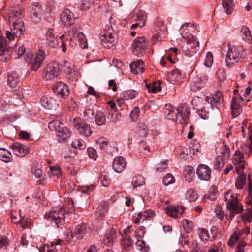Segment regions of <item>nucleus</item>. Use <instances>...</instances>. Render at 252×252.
I'll return each mask as SVG.
<instances>
[{
	"label": "nucleus",
	"instance_id": "4468645a",
	"mask_svg": "<svg viewBox=\"0 0 252 252\" xmlns=\"http://www.w3.org/2000/svg\"><path fill=\"white\" fill-rule=\"evenodd\" d=\"M52 90L57 96L64 99L69 96L70 93L69 87L62 82H57L53 85Z\"/></svg>",
	"mask_w": 252,
	"mask_h": 252
},
{
	"label": "nucleus",
	"instance_id": "5701e85b",
	"mask_svg": "<svg viewBox=\"0 0 252 252\" xmlns=\"http://www.w3.org/2000/svg\"><path fill=\"white\" fill-rule=\"evenodd\" d=\"M42 105L49 110H55L58 107V104L55 99L47 96H44L41 99Z\"/></svg>",
	"mask_w": 252,
	"mask_h": 252
},
{
	"label": "nucleus",
	"instance_id": "4d7b16f0",
	"mask_svg": "<svg viewBox=\"0 0 252 252\" xmlns=\"http://www.w3.org/2000/svg\"><path fill=\"white\" fill-rule=\"evenodd\" d=\"M213 62V55L210 52H208L206 54L204 64L205 66L210 67L212 64Z\"/></svg>",
	"mask_w": 252,
	"mask_h": 252
},
{
	"label": "nucleus",
	"instance_id": "2f4dec72",
	"mask_svg": "<svg viewBox=\"0 0 252 252\" xmlns=\"http://www.w3.org/2000/svg\"><path fill=\"white\" fill-rule=\"evenodd\" d=\"M138 92L134 90H126L122 93V97L126 100L133 99L138 95Z\"/></svg>",
	"mask_w": 252,
	"mask_h": 252
},
{
	"label": "nucleus",
	"instance_id": "3c124183",
	"mask_svg": "<svg viewBox=\"0 0 252 252\" xmlns=\"http://www.w3.org/2000/svg\"><path fill=\"white\" fill-rule=\"evenodd\" d=\"M72 147L75 149H84L86 148V144L81 139H74L71 143Z\"/></svg>",
	"mask_w": 252,
	"mask_h": 252
},
{
	"label": "nucleus",
	"instance_id": "e433bc0d",
	"mask_svg": "<svg viewBox=\"0 0 252 252\" xmlns=\"http://www.w3.org/2000/svg\"><path fill=\"white\" fill-rule=\"evenodd\" d=\"M182 225L184 229L188 233L191 232L194 228L193 221L187 219H184L182 220Z\"/></svg>",
	"mask_w": 252,
	"mask_h": 252
},
{
	"label": "nucleus",
	"instance_id": "a211bd4d",
	"mask_svg": "<svg viewBox=\"0 0 252 252\" xmlns=\"http://www.w3.org/2000/svg\"><path fill=\"white\" fill-rule=\"evenodd\" d=\"M45 38L49 45L52 47H55L59 44L58 35L54 30L51 28L46 31Z\"/></svg>",
	"mask_w": 252,
	"mask_h": 252
},
{
	"label": "nucleus",
	"instance_id": "39448f33",
	"mask_svg": "<svg viewBox=\"0 0 252 252\" xmlns=\"http://www.w3.org/2000/svg\"><path fill=\"white\" fill-rule=\"evenodd\" d=\"M243 50L236 46L229 47L226 54V64L230 65L241 62L243 57Z\"/></svg>",
	"mask_w": 252,
	"mask_h": 252
},
{
	"label": "nucleus",
	"instance_id": "774afa93",
	"mask_svg": "<svg viewBox=\"0 0 252 252\" xmlns=\"http://www.w3.org/2000/svg\"><path fill=\"white\" fill-rule=\"evenodd\" d=\"M139 150L141 152L146 153L150 152V147L145 142L141 141L139 144Z\"/></svg>",
	"mask_w": 252,
	"mask_h": 252
},
{
	"label": "nucleus",
	"instance_id": "680f3d73",
	"mask_svg": "<svg viewBox=\"0 0 252 252\" xmlns=\"http://www.w3.org/2000/svg\"><path fill=\"white\" fill-rule=\"evenodd\" d=\"M243 154L240 151H236L233 157V163H237L241 161H244L243 160Z\"/></svg>",
	"mask_w": 252,
	"mask_h": 252
},
{
	"label": "nucleus",
	"instance_id": "ea45409f",
	"mask_svg": "<svg viewBox=\"0 0 252 252\" xmlns=\"http://www.w3.org/2000/svg\"><path fill=\"white\" fill-rule=\"evenodd\" d=\"M184 174L185 180L190 182L195 175L194 169L191 166H188L185 170Z\"/></svg>",
	"mask_w": 252,
	"mask_h": 252
},
{
	"label": "nucleus",
	"instance_id": "f03ea898",
	"mask_svg": "<svg viewBox=\"0 0 252 252\" xmlns=\"http://www.w3.org/2000/svg\"><path fill=\"white\" fill-rule=\"evenodd\" d=\"M65 209L69 212L72 213L74 211L73 200L68 198L65 202ZM65 209L63 207H55L44 215L45 218L51 224L54 223L58 228H63L65 226Z\"/></svg>",
	"mask_w": 252,
	"mask_h": 252
},
{
	"label": "nucleus",
	"instance_id": "0eeeda50",
	"mask_svg": "<svg viewBox=\"0 0 252 252\" xmlns=\"http://www.w3.org/2000/svg\"><path fill=\"white\" fill-rule=\"evenodd\" d=\"M60 71L59 63L56 62H52L43 70L42 76L46 81L51 80L58 76Z\"/></svg>",
	"mask_w": 252,
	"mask_h": 252
},
{
	"label": "nucleus",
	"instance_id": "473e14b6",
	"mask_svg": "<svg viewBox=\"0 0 252 252\" xmlns=\"http://www.w3.org/2000/svg\"><path fill=\"white\" fill-rule=\"evenodd\" d=\"M107 210L108 205L107 204L99 205L94 214L95 218L97 220L102 219L105 216Z\"/></svg>",
	"mask_w": 252,
	"mask_h": 252
},
{
	"label": "nucleus",
	"instance_id": "79ce46f5",
	"mask_svg": "<svg viewBox=\"0 0 252 252\" xmlns=\"http://www.w3.org/2000/svg\"><path fill=\"white\" fill-rule=\"evenodd\" d=\"M198 197L196 191L192 189H189L186 194V199L190 202L195 201L197 199Z\"/></svg>",
	"mask_w": 252,
	"mask_h": 252
},
{
	"label": "nucleus",
	"instance_id": "864d4df0",
	"mask_svg": "<svg viewBox=\"0 0 252 252\" xmlns=\"http://www.w3.org/2000/svg\"><path fill=\"white\" fill-rule=\"evenodd\" d=\"M50 171L49 173L50 175L56 176L59 178L61 176V169L58 166H52L50 167Z\"/></svg>",
	"mask_w": 252,
	"mask_h": 252
},
{
	"label": "nucleus",
	"instance_id": "69168bd1",
	"mask_svg": "<svg viewBox=\"0 0 252 252\" xmlns=\"http://www.w3.org/2000/svg\"><path fill=\"white\" fill-rule=\"evenodd\" d=\"M18 223L20 224L22 228L28 226L30 223V221L28 218H25V217H21V216H19V220H18Z\"/></svg>",
	"mask_w": 252,
	"mask_h": 252
},
{
	"label": "nucleus",
	"instance_id": "0e129e2a",
	"mask_svg": "<svg viewBox=\"0 0 252 252\" xmlns=\"http://www.w3.org/2000/svg\"><path fill=\"white\" fill-rule=\"evenodd\" d=\"M145 233V227L143 226H139L135 231V236L137 239L142 238Z\"/></svg>",
	"mask_w": 252,
	"mask_h": 252
},
{
	"label": "nucleus",
	"instance_id": "72a5a7b5",
	"mask_svg": "<svg viewBox=\"0 0 252 252\" xmlns=\"http://www.w3.org/2000/svg\"><path fill=\"white\" fill-rule=\"evenodd\" d=\"M12 157L11 153L4 148H0V160L5 162L12 161Z\"/></svg>",
	"mask_w": 252,
	"mask_h": 252
},
{
	"label": "nucleus",
	"instance_id": "c9c22d12",
	"mask_svg": "<svg viewBox=\"0 0 252 252\" xmlns=\"http://www.w3.org/2000/svg\"><path fill=\"white\" fill-rule=\"evenodd\" d=\"M64 125L59 120H52L48 124V128L51 131L57 132L63 127Z\"/></svg>",
	"mask_w": 252,
	"mask_h": 252
},
{
	"label": "nucleus",
	"instance_id": "4be33fe9",
	"mask_svg": "<svg viewBox=\"0 0 252 252\" xmlns=\"http://www.w3.org/2000/svg\"><path fill=\"white\" fill-rule=\"evenodd\" d=\"M185 208L181 206H168L165 212L169 216L173 218L180 217L184 213Z\"/></svg>",
	"mask_w": 252,
	"mask_h": 252
},
{
	"label": "nucleus",
	"instance_id": "a18cd8bd",
	"mask_svg": "<svg viewBox=\"0 0 252 252\" xmlns=\"http://www.w3.org/2000/svg\"><path fill=\"white\" fill-rule=\"evenodd\" d=\"M155 215V213L152 210H147L143 212L139 213V217H142V220L151 219Z\"/></svg>",
	"mask_w": 252,
	"mask_h": 252
},
{
	"label": "nucleus",
	"instance_id": "052dcab7",
	"mask_svg": "<svg viewBox=\"0 0 252 252\" xmlns=\"http://www.w3.org/2000/svg\"><path fill=\"white\" fill-rule=\"evenodd\" d=\"M108 143V140L106 138L104 137L99 138L96 141V144L99 146L101 149H105L107 146Z\"/></svg>",
	"mask_w": 252,
	"mask_h": 252
},
{
	"label": "nucleus",
	"instance_id": "412c9836",
	"mask_svg": "<svg viewBox=\"0 0 252 252\" xmlns=\"http://www.w3.org/2000/svg\"><path fill=\"white\" fill-rule=\"evenodd\" d=\"M88 231L87 225L82 223L77 225L72 232V236L78 239H82Z\"/></svg>",
	"mask_w": 252,
	"mask_h": 252
},
{
	"label": "nucleus",
	"instance_id": "58836bf2",
	"mask_svg": "<svg viewBox=\"0 0 252 252\" xmlns=\"http://www.w3.org/2000/svg\"><path fill=\"white\" fill-rule=\"evenodd\" d=\"M131 184L134 188L141 186L145 184V179L142 175H137L132 178Z\"/></svg>",
	"mask_w": 252,
	"mask_h": 252
},
{
	"label": "nucleus",
	"instance_id": "2eb2a0df",
	"mask_svg": "<svg viewBox=\"0 0 252 252\" xmlns=\"http://www.w3.org/2000/svg\"><path fill=\"white\" fill-rule=\"evenodd\" d=\"M45 55L44 51L40 50L33 58L30 59L31 68L32 71H37L45 59Z\"/></svg>",
	"mask_w": 252,
	"mask_h": 252
},
{
	"label": "nucleus",
	"instance_id": "423d86ee",
	"mask_svg": "<svg viewBox=\"0 0 252 252\" xmlns=\"http://www.w3.org/2000/svg\"><path fill=\"white\" fill-rule=\"evenodd\" d=\"M77 26L73 27L72 29L70 30H66L67 32L70 36L69 40L70 42H73L76 44H77L82 49L87 48L88 44L87 40L85 38L84 34L81 32H79Z\"/></svg>",
	"mask_w": 252,
	"mask_h": 252
},
{
	"label": "nucleus",
	"instance_id": "a19ab883",
	"mask_svg": "<svg viewBox=\"0 0 252 252\" xmlns=\"http://www.w3.org/2000/svg\"><path fill=\"white\" fill-rule=\"evenodd\" d=\"M94 120L95 121L96 124L98 126H101L104 124L106 122V117L103 113L101 111L97 112L95 114Z\"/></svg>",
	"mask_w": 252,
	"mask_h": 252
},
{
	"label": "nucleus",
	"instance_id": "9b49d317",
	"mask_svg": "<svg viewBox=\"0 0 252 252\" xmlns=\"http://www.w3.org/2000/svg\"><path fill=\"white\" fill-rule=\"evenodd\" d=\"M148 46L147 42L145 37L142 36L134 39L132 44V49L133 54L137 56L143 55Z\"/></svg>",
	"mask_w": 252,
	"mask_h": 252
},
{
	"label": "nucleus",
	"instance_id": "c85d7f7f",
	"mask_svg": "<svg viewBox=\"0 0 252 252\" xmlns=\"http://www.w3.org/2000/svg\"><path fill=\"white\" fill-rule=\"evenodd\" d=\"M15 53H16L17 55H15L14 53H13L15 59H18L25 54V56H26L25 59L26 61H28L29 59H31L32 57V54L30 51H26V48L24 45L19 46L17 50L15 51Z\"/></svg>",
	"mask_w": 252,
	"mask_h": 252
},
{
	"label": "nucleus",
	"instance_id": "cd10ccee",
	"mask_svg": "<svg viewBox=\"0 0 252 252\" xmlns=\"http://www.w3.org/2000/svg\"><path fill=\"white\" fill-rule=\"evenodd\" d=\"M117 232L114 229L107 230L104 235L103 243L106 245H112L114 241L116 239Z\"/></svg>",
	"mask_w": 252,
	"mask_h": 252
},
{
	"label": "nucleus",
	"instance_id": "f257e3e1",
	"mask_svg": "<svg viewBox=\"0 0 252 252\" xmlns=\"http://www.w3.org/2000/svg\"><path fill=\"white\" fill-rule=\"evenodd\" d=\"M223 100V94L221 91H217L211 96H207L205 99L195 97L191 101L194 109L202 119H205L208 117L210 109H218Z\"/></svg>",
	"mask_w": 252,
	"mask_h": 252
},
{
	"label": "nucleus",
	"instance_id": "6e6552de",
	"mask_svg": "<svg viewBox=\"0 0 252 252\" xmlns=\"http://www.w3.org/2000/svg\"><path fill=\"white\" fill-rule=\"evenodd\" d=\"M73 125L79 134L85 137H89L92 134L91 127L84 120L79 117L74 118Z\"/></svg>",
	"mask_w": 252,
	"mask_h": 252
},
{
	"label": "nucleus",
	"instance_id": "f3484780",
	"mask_svg": "<svg viewBox=\"0 0 252 252\" xmlns=\"http://www.w3.org/2000/svg\"><path fill=\"white\" fill-rule=\"evenodd\" d=\"M243 101L242 97H234L231 102V108L232 115L233 117H236L242 112V102Z\"/></svg>",
	"mask_w": 252,
	"mask_h": 252
},
{
	"label": "nucleus",
	"instance_id": "bf43d9fd",
	"mask_svg": "<svg viewBox=\"0 0 252 252\" xmlns=\"http://www.w3.org/2000/svg\"><path fill=\"white\" fill-rule=\"evenodd\" d=\"M6 40L4 37H0V56H2L5 52L7 45Z\"/></svg>",
	"mask_w": 252,
	"mask_h": 252
},
{
	"label": "nucleus",
	"instance_id": "9d476101",
	"mask_svg": "<svg viewBox=\"0 0 252 252\" xmlns=\"http://www.w3.org/2000/svg\"><path fill=\"white\" fill-rule=\"evenodd\" d=\"M62 25L67 28L66 30H71L73 27H77L75 25V21L73 13L69 9L65 8L61 15Z\"/></svg>",
	"mask_w": 252,
	"mask_h": 252
},
{
	"label": "nucleus",
	"instance_id": "6e6d98bb",
	"mask_svg": "<svg viewBox=\"0 0 252 252\" xmlns=\"http://www.w3.org/2000/svg\"><path fill=\"white\" fill-rule=\"evenodd\" d=\"M175 182V179L173 176L170 174H167L163 178V184L165 186H168Z\"/></svg>",
	"mask_w": 252,
	"mask_h": 252
},
{
	"label": "nucleus",
	"instance_id": "5fc2aeb1",
	"mask_svg": "<svg viewBox=\"0 0 252 252\" xmlns=\"http://www.w3.org/2000/svg\"><path fill=\"white\" fill-rule=\"evenodd\" d=\"M176 153L180 158H185L188 156V149L183 146H180L176 149Z\"/></svg>",
	"mask_w": 252,
	"mask_h": 252
},
{
	"label": "nucleus",
	"instance_id": "a878e982",
	"mask_svg": "<svg viewBox=\"0 0 252 252\" xmlns=\"http://www.w3.org/2000/svg\"><path fill=\"white\" fill-rule=\"evenodd\" d=\"M131 72L134 74H142L144 71V62L141 60L133 61L130 64Z\"/></svg>",
	"mask_w": 252,
	"mask_h": 252
},
{
	"label": "nucleus",
	"instance_id": "de8ad7c7",
	"mask_svg": "<svg viewBox=\"0 0 252 252\" xmlns=\"http://www.w3.org/2000/svg\"><path fill=\"white\" fill-rule=\"evenodd\" d=\"M146 88L149 92L156 93L157 92L161 90V87L160 84L158 83H154L152 84H147Z\"/></svg>",
	"mask_w": 252,
	"mask_h": 252
},
{
	"label": "nucleus",
	"instance_id": "09e8293b",
	"mask_svg": "<svg viewBox=\"0 0 252 252\" xmlns=\"http://www.w3.org/2000/svg\"><path fill=\"white\" fill-rule=\"evenodd\" d=\"M140 108L138 106L135 107L130 113L129 117L130 120L133 122L136 121L140 116Z\"/></svg>",
	"mask_w": 252,
	"mask_h": 252
},
{
	"label": "nucleus",
	"instance_id": "338daca9",
	"mask_svg": "<svg viewBox=\"0 0 252 252\" xmlns=\"http://www.w3.org/2000/svg\"><path fill=\"white\" fill-rule=\"evenodd\" d=\"M133 243L134 242H131L125 239H122L121 241V245L126 250L131 249L133 247Z\"/></svg>",
	"mask_w": 252,
	"mask_h": 252
},
{
	"label": "nucleus",
	"instance_id": "ddd939ff",
	"mask_svg": "<svg viewBox=\"0 0 252 252\" xmlns=\"http://www.w3.org/2000/svg\"><path fill=\"white\" fill-rule=\"evenodd\" d=\"M225 199L227 202L226 207L232 213L238 214L242 211V207L239 206L238 205V199L236 196L232 195L227 192L225 195Z\"/></svg>",
	"mask_w": 252,
	"mask_h": 252
},
{
	"label": "nucleus",
	"instance_id": "603ef678",
	"mask_svg": "<svg viewBox=\"0 0 252 252\" xmlns=\"http://www.w3.org/2000/svg\"><path fill=\"white\" fill-rule=\"evenodd\" d=\"M146 14L143 12H140L137 14L136 21L140 25V27H143L145 25Z\"/></svg>",
	"mask_w": 252,
	"mask_h": 252
},
{
	"label": "nucleus",
	"instance_id": "b1692460",
	"mask_svg": "<svg viewBox=\"0 0 252 252\" xmlns=\"http://www.w3.org/2000/svg\"><path fill=\"white\" fill-rule=\"evenodd\" d=\"M126 165L125 158L122 156L116 157L113 163V168L118 172H122L126 168Z\"/></svg>",
	"mask_w": 252,
	"mask_h": 252
},
{
	"label": "nucleus",
	"instance_id": "f8f14e48",
	"mask_svg": "<svg viewBox=\"0 0 252 252\" xmlns=\"http://www.w3.org/2000/svg\"><path fill=\"white\" fill-rule=\"evenodd\" d=\"M31 17L33 21L39 22L45 15V12L42 5L39 2L32 3L29 7Z\"/></svg>",
	"mask_w": 252,
	"mask_h": 252
},
{
	"label": "nucleus",
	"instance_id": "dca6fc26",
	"mask_svg": "<svg viewBox=\"0 0 252 252\" xmlns=\"http://www.w3.org/2000/svg\"><path fill=\"white\" fill-rule=\"evenodd\" d=\"M196 174L200 180L208 181L211 178V170L206 165L200 164L197 167Z\"/></svg>",
	"mask_w": 252,
	"mask_h": 252
},
{
	"label": "nucleus",
	"instance_id": "7ed1b4c3",
	"mask_svg": "<svg viewBox=\"0 0 252 252\" xmlns=\"http://www.w3.org/2000/svg\"><path fill=\"white\" fill-rule=\"evenodd\" d=\"M22 15V10L21 9L15 10L9 16V22L12 24L11 30L14 34L9 31H7L6 33V38L10 41L13 40L15 36H20L24 31V23L21 17Z\"/></svg>",
	"mask_w": 252,
	"mask_h": 252
},
{
	"label": "nucleus",
	"instance_id": "bb28decb",
	"mask_svg": "<svg viewBox=\"0 0 252 252\" xmlns=\"http://www.w3.org/2000/svg\"><path fill=\"white\" fill-rule=\"evenodd\" d=\"M70 136V132L69 129L64 126L57 132V139L60 142H65Z\"/></svg>",
	"mask_w": 252,
	"mask_h": 252
},
{
	"label": "nucleus",
	"instance_id": "20e7f679",
	"mask_svg": "<svg viewBox=\"0 0 252 252\" xmlns=\"http://www.w3.org/2000/svg\"><path fill=\"white\" fill-rule=\"evenodd\" d=\"M183 37L186 39V42L183 44V53L189 57L193 56L199 48V43L196 38L192 34H185Z\"/></svg>",
	"mask_w": 252,
	"mask_h": 252
},
{
	"label": "nucleus",
	"instance_id": "e2e57ef3",
	"mask_svg": "<svg viewBox=\"0 0 252 252\" xmlns=\"http://www.w3.org/2000/svg\"><path fill=\"white\" fill-rule=\"evenodd\" d=\"M234 164L236 166L235 168L236 173L239 175L243 174V172L245 166V161H241L240 162Z\"/></svg>",
	"mask_w": 252,
	"mask_h": 252
},
{
	"label": "nucleus",
	"instance_id": "aec40b11",
	"mask_svg": "<svg viewBox=\"0 0 252 252\" xmlns=\"http://www.w3.org/2000/svg\"><path fill=\"white\" fill-rule=\"evenodd\" d=\"M11 148L14 154L21 157L28 154L29 152L28 147L19 143H14Z\"/></svg>",
	"mask_w": 252,
	"mask_h": 252
},
{
	"label": "nucleus",
	"instance_id": "8fccbe9b",
	"mask_svg": "<svg viewBox=\"0 0 252 252\" xmlns=\"http://www.w3.org/2000/svg\"><path fill=\"white\" fill-rule=\"evenodd\" d=\"M84 116L88 122L92 123L94 122L95 115L93 110L88 109L84 112Z\"/></svg>",
	"mask_w": 252,
	"mask_h": 252
},
{
	"label": "nucleus",
	"instance_id": "6ab92c4d",
	"mask_svg": "<svg viewBox=\"0 0 252 252\" xmlns=\"http://www.w3.org/2000/svg\"><path fill=\"white\" fill-rule=\"evenodd\" d=\"M99 38L101 41L102 45L107 48L112 45L114 41V37L109 31L101 32L99 34Z\"/></svg>",
	"mask_w": 252,
	"mask_h": 252
},
{
	"label": "nucleus",
	"instance_id": "f704fd0d",
	"mask_svg": "<svg viewBox=\"0 0 252 252\" xmlns=\"http://www.w3.org/2000/svg\"><path fill=\"white\" fill-rule=\"evenodd\" d=\"M222 4L226 14H230L232 13L234 6L233 0H222Z\"/></svg>",
	"mask_w": 252,
	"mask_h": 252
},
{
	"label": "nucleus",
	"instance_id": "7c9ffc66",
	"mask_svg": "<svg viewBox=\"0 0 252 252\" xmlns=\"http://www.w3.org/2000/svg\"><path fill=\"white\" fill-rule=\"evenodd\" d=\"M163 112L167 119L174 120L177 114V110L175 112L174 108L171 105L166 104L163 109Z\"/></svg>",
	"mask_w": 252,
	"mask_h": 252
},
{
	"label": "nucleus",
	"instance_id": "393cba45",
	"mask_svg": "<svg viewBox=\"0 0 252 252\" xmlns=\"http://www.w3.org/2000/svg\"><path fill=\"white\" fill-rule=\"evenodd\" d=\"M183 78L181 71L178 69L172 70L168 76L169 81L173 84H177L181 83Z\"/></svg>",
	"mask_w": 252,
	"mask_h": 252
},
{
	"label": "nucleus",
	"instance_id": "37998d69",
	"mask_svg": "<svg viewBox=\"0 0 252 252\" xmlns=\"http://www.w3.org/2000/svg\"><path fill=\"white\" fill-rule=\"evenodd\" d=\"M241 32L242 36L245 40L247 41L248 42H250L252 40V37L251 32L247 27L243 26L241 30Z\"/></svg>",
	"mask_w": 252,
	"mask_h": 252
},
{
	"label": "nucleus",
	"instance_id": "1a4fd4ad",
	"mask_svg": "<svg viewBox=\"0 0 252 252\" xmlns=\"http://www.w3.org/2000/svg\"><path fill=\"white\" fill-rule=\"evenodd\" d=\"M190 110L186 105H180L177 108V114L174 121L185 125L189 119Z\"/></svg>",
	"mask_w": 252,
	"mask_h": 252
},
{
	"label": "nucleus",
	"instance_id": "13d9d810",
	"mask_svg": "<svg viewBox=\"0 0 252 252\" xmlns=\"http://www.w3.org/2000/svg\"><path fill=\"white\" fill-rule=\"evenodd\" d=\"M223 161L221 156H218L216 158L214 169L220 170L223 166Z\"/></svg>",
	"mask_w": 252,
	"mask_h": 252
},
{
	"label": "nucleus",
	"instance_id": "4c0bfd02",
	"mask_svg": "<svg viewBox=\"0 0 252 252\" xmlns=\"http://www.w3.org/2000/svg\"><path fill=\"white\" fill-rule=\"evenodd\" d=\"M246 181V175L245 174H240L235 181V187L238 189H241Z\"/></svg>",
	"mask_w": 252,
	"mask_h": 252
},
{
	"label": "nucleus",
	"instance_id": "c756f323",
	"mask_svg": "<svg viewBox=\"0 0 252 252\" xmlns=\"http://www.w3.org/2000/svg\"><path fill=\"white\" fill-rule=\"evenodd\" d=\"M19 82V76L16 72L11 71L8 73L7 83L11 87H15Z\"/></svg>",
	"mask_w": 252,
	"mask_h": 252
},
{
	"label": "nucleus",
	"instance_id": "c03bdc74",
	"mask_svg": "<svg viewBox=\"0 0 252 252\" xmlns=\"http://www.w3.org/2000/svg\"><path fill=\"white\" fill-rule=\"evenodd\" d=\"M137 249L141 252H148L150 250V247L145 242L140 240H137L136 242Z\"/></svg>",
	"mask_w": 252,
	"mask_h": 252
},
{
	"label": "nucleus",
	"instance_id": "49530a36",
	"mask_svg": "<svg viewBox=\"0 0 252 252\" xmlns=\"http://www.w3.org/2000/svg\"><path fill=\"white\" fill-rule=\"evenodd\" d=\"M64 71L69 76V79L73 81L76 80L77 79L78 72L71 67L67 66Z\"/></svg>",
	"mask_w": 252,
	"mask_h": 252
}]
</instances>
